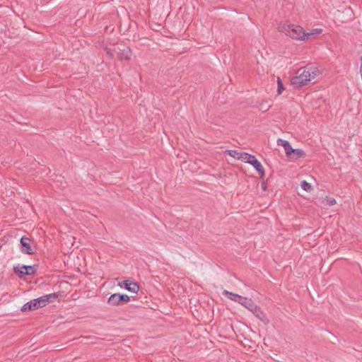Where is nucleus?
<instances>
[{
    "mask_svg": "<svg viewBox=\"0 0 362 362\" xmlns=\"http://www.w3.org/2000/svg\"><path fill=\"white\" fill-rule=\"evenodd\" d=\"M223 295L226 296L231 300L238 302V303L241 304L243 306L248 309L256 316V317L261 320L264 325H268L270 321L267 317V315L261 310V308L259 306H257L252 301V299L247 298L246 297H243L238 294L230 292L226 290H224L223 291Z\"/></svg>",
    "mask_w": 362,
    "mask_h": 362,
    "instance_id": "f257e3e1",
    "label": "nucleus"
},
{
    "mask_svg": "<svg viewBox=\"0 0 362 362\" xmlns=\"http://www.w3.org/2000/svg\"><path fill=\"white\" fill-rule=\"evenodd\" d=\"M279 29L281 32H284L286 35L291 38L300 40H306V33L300 25L294 24H283L282 25H280Z\"/></svg>",
    "mask_w": 362,
    "mask_h": 362,
    "instance_id": "f03ea898",
    "label": "nucleus"
},
{
    "mask_svg": "<svg viewBox=\"0 0 362 362\" xmlns=\"http://www.w3.org/2000/svg\"><path fill=\"white\" fill-rule=\"evenodd\" d=\"M310 74L309 71L304 67L302 72L296 76L291 78V84L296 88H300L308 84L309 81H311Z\"/></svg>",
    "mask_w": 362,
    "mask_h": 362,
    "instance_id": "7ed1b4c3",
    "label": "nucleus"
},
{
    "mask_svg": "<svg viewBox=\"0 0 362 362\" xmlns=\"http://www.w3.org/2000/svg\"><path fill=\"white\" fill-rule=\"evenodd\" d=\"M244 156L243 160L252 165L260 175V177H262L264 175V169L259 160L255 156L247 153H245Z\"/></svg>",
    "mask_w": 362,
    "mask_h": 362,
    "instance_id": "20e7f679",
    "label": "nucleus"
},
{
    "mask_svg": "<svg viewBox=\"0 0 362 362\" xmlns=\"http://www.w3.org/2000/svg\"><path fill=\"white\" fill-rule=\"evenodd\" d=\"M45 305V301L41 297L31 300L26 303H25L22 307L21 310L23 312L35 310L40 308H43Z\"/></svg>",
    "mask_w": 362,
    "mask_h": 362,
    "instance_id": "39448f33",
    "label": "nucleus"
},
{
    "mask_svg": "<svg viewBox=\"0 0 362 362\" xmlns=\"http://www.w3.org/2000/svg\"><path fill=\"white\" fill-rule=\"evenodd\" d=\"M130 297L126 294H112L107 299V303L112 306H117L122 303L129 302Z\"/></svg>",
    "mask_w": 362,
    "mask_h": 362,
    "instance_id": "423d86ee",
    "label": "nucleus"
},
{
    "mask_svg": "<svg viewBox=\"0 0 362 362\" xmlns=\"http://www.w3.org/2000/svg\"><path fill=\"white\" fill-rule=\"evenodd\" d=\"M13 271L20 277L25 275H33L36 272V268L33 265H18L13 268Z\"/></svg>",
    "mask_w": 362,
    "mask_h": 362,
    "instance_id": "0eeeda50",
    "label": "nucleus"
},
{
    "mask_svg": "<svg viewBox=\"0 0 362 362\" xmlns=\"http://www.w3.org/2000/svg\"><path fill=\"white\" fill-rule=\"evenodd\" d=\"M118 286L120 287H123L126 290L132 292L137 293L139 290V286L137 283L130 280L127 279L118 284Z\"/></svg>",
    "mask_w": 362,
    "mask_h": 362,
    "instance_id": "6e6552de",
    "label": "nucleus"
},
{
    "mask_svg": "<svg viewBox=\"0 0 362 362\" xmlns=\"http://www.w3.org/2000/svg\"><path fill=\"white\" fill-rule=\"evenodd\" d=\"M117 57L120 61H129L132 57V51L129 47H125L120 49L117 47Z\"/></svg>",
    "mask_w": 362,
    "mask_h": 362,
    "instance_id": "1a4fd4ad",
    "label": "nucleus"
},
{
    "mask_svg": "<svg viewBox=\"0 0 362 362\" xmlns=\"http://www.w3.org/2000/svg\"><path fill=\"white\" fill-rule=\"evenodd\" d=\"M30 240L29 238L23 236L20 240V244L21 245V252L26 255L34 254L33 250L30 247Z\"/></svg>",
    "mask_w": 362,
    "mask_h": 362,
    "instance_id": "9d476101",
    "label": "nucleus"
},
{
    "mask_svg": "<svg viewBox=\"0 0 362 362\" xmlns=\"http://www.w3.org/2000/svg\"><path fill=\"white\" fill-rule=\"evenodd\" d=\"M277 144L279 146H282L285 150V153L287 156H292V151H293V148L291 146L290 143L288 141L283 139H278Z\"/></svg>",
    "mask_w": 362,
    "mask_h": 362,
    "instance_id": "9b49d317",
    "label": "nucleus"
},
{
    "mask_svg": "<svg viewBox=\"0 0 362 362\" xmlns=\"http://www.w3.org/2000/svg\"><path fill=\"white\" fill-rule=\"evenodd\" d=\"M306 69L309 71V74H310V78L311 80H314V82L315 81V78L319 75V70L317 67L314 66H305Z\"/></svg>",
    "mask_w": 362,
    "mask_h": 362,
    "instance_id": "f8f14e48",
    "label": "nucleus"
},
{
    "mask_svg": "<svg viewBox=\"0 0 362 362\" xmlns=\"http://www.w3.org/2000/svg\"><path fill=\"white\" fill-rule=\"evenodd\" d=\"M291 156L294 159H298L300 158H304L305 156V153L300 148H293Z\"/></svg>",
    "mask_w": 362,
    "mask_h": 362,
    "instance_id": "ddd939ff",
    "label": "nucleus"
},
{
    "mask_svg": "<svg viewBox=\"0 0 362 362\" xmlns=\"http://www.w3.org/2000/svg\"><path fill=\"white\" fill-rule=\"evenodd\" d=\"M244 153H245L238 152L236 150H228V154L230 156H231L233 158H238V159H240L242 160H243V159L245 158Z\"/></svg>",
    "mask_w": 362,
    "mask_h": 362,
    "instance_id": "4468645a",
    "label": "nucleus"
},
{
    "mask_svg": "<svg viewBox=\"0 0 362 362\" xmlns=\"http://www.w3.org/2000/svg\"><path fill=\"white\" fill-rule=\"evenodd\" d=\"M41 298L45 300V305H47L48 303L52 302L53 300H55L58 298V295L56 293L47 294L41 296Z\"/></svg>",
    "mask_w": 362,
    "mask_h": 362,
    "instance_id": "2eb2a0df",
    "label": "nucleus"
},
{
    "mask_svg": "<svg viewBox=\"0 0 362 362\" xmlns=\"http://www.w3.org/2000/svg\"><path fill=\"white\" fill-rule=\"evenodd\" d=\"M270 107L271 105L268 104L267 100H262L259 104V108L262 112H265L270 108Z\"/></svg>",
    "mask_w": 362,
    "mask_h": 362,
    "instance_id": "dca6fc26",
    "label": "nucleus"
},
{
    "mask_svg": "<svg viewBox=\"0 0 362 362\" xmlns=\"http://www.w3.org/2000/svg\"><path fill=\"white\" fill-rule=\"evenodd\" d=\"M277 84H278L277 93L279 95H280L282 93L283 90H284V87L283 82L279 77L277 78Z\"/></svg>",
    "mask_w": 362,
    "mask_h": 362,
    "instance_id": "f3484780",
    "label": "nucleus"
},
{
    "mask_svg": "<svg viewBox=\"0 0 362 362\" xmlns=\"http://www.w3.org/2000/svg\"><path fill=\"white\" fill-rule=\"evenodd\" d=\"M117 50L116 47H115L113 49L110 48H106L107 54L109 56L110 58H113L115 54H117Z\"/></svg>",
    "mask_w": 362,
    "mask_h": 362,
    "instance_id": "a211bd4d",
    "label": "nucleus"
},
{
    "mask_svg": "<svg viewBox=\"0 0 362 362\" xmlns=\"http://www.w3.org/2000/svg\"><path fill=\"white\" fill-rule=\"evenodd\" d=\"M300 187L305 191H309L311 189V185L310 183L306 182L305 180H303L300 182Z\"/></svg>",
    "mask_w": 362,
    "mask_h": 362,
    "instance_id": "6ab92c4d",
    "label": "nucleus"
},
{
    "mask_svg": "<svg viewBox=\"0 0 362 362\" xmlns=\"http://www.w3.org/2000/svg\"><path fill=\"white\" fill-rule=\"evenodd\" d=\"M321 32H322L321 29L315 28L309 33H306V40L308 39V37L310 36L315 35V34H320V33H321Z\"/></svg>",
    "mask_w": 362,
    "mask_h": 362,
    "instance_id": "aec40b11",
    "label": "nucleus"
},
{
    "mask_svg": "<svg viewBox=\"0 0 362 362\" xmlns=\"http://www.w3.org/2000/svg\"><path fill=\"white\" fill-rule=\"evenodd\" d=\"M327 202L329 206H333L336 204V200L334 198H329L327 199Z\"/></svg>",
    "mask_w": 362,
    "mask_h": 362,
    "instance_id": "412c9836",
    "label": "nucleus"
},
{
    "mask_svg": "<svg viewBox=\"0 0 362 362\" xmlns=\"http://www.w3.org/2000/svg\"><path fill=\"white\" fill-rule=\"evenodd\" d=\"M261 187H262V189L263 191H266L267 190V187L266 182L263 181L262 182V186Z\"/></svg>",
    "mask_w": 362,
    "mask_h": 362,
    "instance_id": "4be33fe9",
    "label": "nucleus"
},
{
    "mask_svg": "<svg viewBox=\"0 0 362 362\" xmlns=\"http://www.w3.org/2000/svg\"><path fill=\"white\" fill-rule=\"evenodd\" d=\"M361 67H360V71H361V74L362 76V56L361 57Z\"/></svg>",
    "mask_w": 362,
    "mask_h": 362,
    "instance_id": "5701e85b",
    "label": "nucleus"
}]
</instances>
